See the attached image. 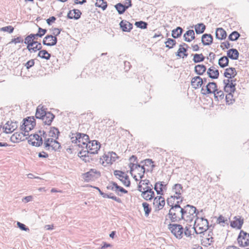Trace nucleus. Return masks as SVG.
<instances>
[{"mask_svg":"<svg viewBox=\"0 0 249 249\" xmlns=\"http://www.w3.org/2000/svg\"><path fill=\"white\" fill-rule=\"evenodd\" d=\"M135 25L137 26V27L145 29L147 27L148 24L147 22L143 21H136L135 23Z\"/></svg>","mask_w":249,"mask_h":249,"instance_id":"nucleus-48","label":"nucleus"},{"mask_svg":"<svg viewBox=\"0 0 249 249\" xmlns=\"http://www.w3.org/2000/svg\"><path fill=\"white\" fill-rule=\"evenodd\" d=\"M78 132H76L75 133H71L70 135V137L71 138V141L72 143H77V142H78Z\"/></svg>","mask_w":249,"mask_h":249,"instance_id":"nucleus-49","label":"nucleus"},{"mask_svg":"<svg viewBox=\"0 0 249 249\" xmlns=\"http://www.w3.org/2000/svg\"><path fill=\"white\" fill-rule=\"evenodd\" d=\"M196 207L190 204H187L183 207L182 218L187 222H191L197 215Z\"/></svg>","mask_w":249,"mask_h":249,"instance_id":"nucleus-2","label":"nucleus"},{"mask_svg":"<svg viewBox=\"0 0 249 249\" xmlns=\"http://www.w3.org/2000/svg\"><path fill=\"white\" fill-rule=\"evenodd\" d=\"M217 86L216 83L214 82H209L205 87H203L201 88V92L203 95H207L214 93L217 91Z\"/></svg>","mask_w":249,"mask_h":249,"instance_id":"nucleus-9","label":"nucleus"},{"mask_svg":"<svg viewBox=\"0 0 249 249\" xmlns=\"http://www.w3.org/2000/svg\"><path fill=\"white\" fill-rule=\"evenodd\" d=\"M73 13L74 14L73 18L74 19H78L82 15V13L78 9H73L72 10Z\"/></svg>","mask_w":249,"mask_h":249,"instance_id":"nucleus-57","label":"nucleus"},{"mask_svg":"<svg viewBox=\"0 0 249 249\" xmlns=\"http://www.w3.org/2000/svg\"><path fill=\"white\" fill-rule=\"evenodd\" d=\"M167 184L164 181L157 182L154 187V190L156 191L158 195H163V191L166 190Z\"/></svg>","mask_w":249,"mask_h":249,"instance_id":"nucleus-18","label":"nucleus"},{"mask_svg":"<svg viewBox=\"0 0 249 249\" xmlns=\"http://www.w3.org/2000/svg\"><path fill=\"white\" fill-rule=\"evenodd\" d=\"M100 143L97 141H89L88 144L86 146V148L88 150L87 153L91 154L97 153L98 151L100 149Z\"/></svg>","mask_w":249,"mask_h":249,"instance_id":"nucleus-7","label":"nucleus"},{"mask_svg":"<svg viewBox=\"0 0 249 249\" xmlns=\"http://www.w3.org/2000/svg\"><path fill=\"white\" fill-rule=\"evenodd\" d=\"M18 127L16 122L8 121L3 127L4 131L6 133H10L13 132Z\"/></svg>","mask_w":249,"mask_h":249,"instance_id":"nucleus-20","label":"nucleus"},{"mask_svg":"<svg viewBox=\"0 0 249 249\" xmlns=\"http://www.w3.org/2000/svg\"><path fill=\"white\" fill-rule=\"evenodd\" d=\"M28 142L29 144L36 147L40 146L43 143L42 137L38 134H31L28 137Z\"/></svg>","mask_w":249,"mask_h":249,"instance_id":"nucleus-11","label":"nucleus"},{"mask_svg":"<svg viewBox=\"0 0 249 249\" xmlns=\"http://www.w3.org/2000/svg\"><path fill=\"white\" fill-rule=\"evenodd\" d=\"M191 85L195 89L200 88L202 85V78L199 76L194 77L191 80Z\"/></svg>","mask_w":249,"mask_h":249,"instance_id":"nucleus-27","label":"nucleus"},{"mask_svg":"<svg viewBox=\"0 0 249 249\" xmlns=\"http://www.w3.org/2000/svg\"><path fill=\"white\" fill-rule=\"evenodd\" d=\"M232 93L233 92L228 93V94L226 95V103L229 105L232 104L233 101H234L233 98Z\"/></svg>","mask_w":249,"mask_h":249,"instance_id":"nucleus-51","label":"nucleus"},{"mask_svg":"<svg viewBox=\"0 0 249 249\" xmlns=\"http://www.w3.org/2000/svg\"><path fill=\"white\" fill-rule=\"evenodd\" d=\"M109 155L110 156V158L111 159V164H112L113 162H115L116 160L119 158L116 153L114 152H109Z\"/></svg>","mask_w":249,"mask_h":249,"instance_id":"nucleus-56","label":"nucleus"},{"mask_svg":"<svg viewBox=\"0 0 249 249\" xmlns=\"http://www.w3.org/2000/svg\"><path fill=\"white\" fill-rule=\"evenodd\" d=\"M237 242L239 246L245 247L249 245V239L247 237V233L241 230L237 237Z\"/></svg>","mask_w":249,"mask_h":249,"instance_id":"nucleus-12","label":"nucleus"},{"mask_svg":"<svg viewBox=\"0 0 249 249\" xmlns=\"http://www.w3.org/2000/svg\"><path fill=\"white\" fill-rule=\"evenodd\" d=\"M129 167L130 169V173L131 176H133L132 172L135 171L141 179L144 177L145 172L149 171L148 169L146 170L145 167H143V166H141L139 163H130L129 164Z\"/></svg>","mask_w":249,"mask_h":249,"instance_id":"nucleus-3","label":"nucleus"},{"mask_svg":"<svg viewBox=\"0 0 249 249\" xmlns=\"http://www.w3.org/2000/svg\"><path fill=\"white\" fill-rule=\"evenodd\" d=\"M166 47L171 49L176 44V41L175 39L172 38H168L167 40L165 42Z\"/></svg>","mask_w":249,"mask_h":249,"instance_id":"nucleus-45","label":"nucleus"},{"mask_svg":"<svg viewBox=\"0 0 249 249\" xmlns=\"http://www.w3.org/2000/svg\"><path fill=\"white\" fill-rule=\"evenodd\" d=\"M195 31L197 34H200L204 33L206 29L205 25L202 23H198L195 26Z\"/></svg>","mask_w":249,"mask_h":249,"instance_id":"nucleus-34","label":"nucleus"},{"mask_svg":"<svg viewBox=\"0 0 249 249\" xmlns=\"http://www.w3.org/2000/svg\"><path fill=\"white\" fill-rule=\"evenodd\" d=\"M42 48V45L40 43H37V44L36 45L35 47H30V48H28L27 49L30 52H36L37 50H40Z\"/></svg>","mask_w":249,"mask_h":249,"instance_id":"nucleus-53","label":"nucleus"},{"mask_svg":"<svg viewBox=\"0 0 249 249\" xmlns=\"http://www.w3.org/2000/svg\"><path fill=\"white\" fill-rule=\"evenodd\" d=\"M142 162H144V164L141 165V166H143V167H144V166H150L151 171L153 170V169L155 166V165L153 164V160L150 159H147L144 160H142Z\"/></svg>","mask_w":249,"mask_h":249,"instance_id":"nucleus-42","label":"nucleus"},{"mask_svg":"<svg viewBox=\"0 0 249 249\" xmlns=\"http://www.w3.org/2000/svg\"><path fill=\"white\" fill-rule=\"evenodd\" d=\"M186 35H187L188 36H190L191 38L190 39H191V41L195 39V34L194 30H189L186 32Z\"/></svg>","mask_w":249,"mask_h":249,"instance_id":"nucleus-61","label":"nucleus"},{"mask_svg":"<svg viewBox=\"0 0 249 249\" xmlns=\"http://www.w3.org/2000/svg\"><path fill=\"white\" fill-rule=\"evenodd\" d=\"M213 94L215 99L217 100H221L224 98V94L222 90H218L217 89V91H215Z\"/></svg>","mask_w":249,"mask_h":249,"instance_id":"nucleus-47","label":"nucleus"},{"mask_svg":"<svg viewBox=\"0 0 249 249\" xmlns=\"http://www.w3.org/2000/svg\"><path fill=\"white\" fill-rule=\"evenodd\" d=\"M236 80H230L229 79H224L223 83L224 84V89L226 92H234L235 90V85L234 83Z\"/></svg>","mask_w":249,"mask_h":249,"instance_id":"nucleus-13","label":"nucleus"},{"mask_svg":"<svg viewBox=\"0 0 249 249\" xmlns=\"http://www.w3.org/2000/svg\"><path fill=\"white\" fill-rule=\"evenodd\" d=\"M39 106L37 107L36 113V117L37 119H42V118L44 116V114L47 112L42 108H39Z\"/></svg>","mask_w":249,"mask_h":249,"instance_id":"nucleus-40","label":"nucleus"},{"mask_svg":"<svg viewBox=\"0 0 249 249\" xmlns=\"http://www.w3.org/2000/svg\"><path fill=\"white\" fill-rule=\"evenodd\" d=\"M114 175L123 182L124 185L126 187L130 186V181L129 180V177L127 175L124 176V172L120 170H115L114 171Z\"/></svg>","mask_w":249,"mask_h":249,"instance_id":"nucleus-10","label":"nucleus"},{"mask_svg":"<svg viewBox=\"0 0 249 249\" xmlns=\"http://www.w3.org/2000/svg\"><path fill=\"white\" fill-rule=\"evenodd\" d=\"M28 135H29V134L25 133V132H24V133L23 132H16L12 135L10 139L11 141L14 143L18 142L19 141H23L24 140L23 137Z\"/></svg>","mask_w":249,"mask_h":249,"instance_id":"nucleus-21","label":"nucleus"},{"mask_svg":"<svg viewBox=\"0 0 249 249\" xmlns=\"http://www.w3.org/2000/svg\"><path fill=\"white\" fill-rule=\"evenodd\" d=\"M17 225L18 227L22 231H29V229L27 228L24 224L21 223L19 222H17Z\"/></svg>","mask_w":249,"mask_h":249,"instance_id":"nucleus-62","label":"nucleus"},{"mask_svg":"<svg viewBox=\"0 0 249 249\" xmlns=\"http://www.w3.org/2000/svg\"><path fill=\"white\" fill-rule=\"evenodd\" d=\"M237 74V72L234 68H229L225 69L224 76L230 80L234 78Z\"/></svg>","mask_w":249,"mask_h":249,"instance_id":"nucleus-23","label":"nucleus"},{"mask_svg":"<svg viewBox=\"0 0 249 249\" xmlns=\"http://www.w3.org/2000/svg\"><path fill=\"white\" fill-rule=\"evenodd\" d=\"M175 199H176L175 196H172L167 199V204L170 206L171 208L176 205V203L175 202Z\"/></svg>","mask_w":249,"mask_h":249,"instance_id":"nucleus-50","label":"nucleus"},{"mask_svg":"<svg viewBox=\"0 0 249 249\" xmlns=\"http://www.w3.org/2000/svg\"><path fill=\"white\" fill-rule=\"evenodd\" d=\"M187 51V48L183 47L182 45H179V48L178 50V52L176 53V55L179 57H181V55L180 54V53H186Z\"/></svg>","mask_w":249,"mask_h":249,"instance_id":"nucleus-54","label":"nucleus"},{"mask_svg":"<svg viewBox=\"0 0 249 249\" xmlns=\"http://www.w3.org/2000/svg\"><path fill=\"white\" fill-rule=\"evenodd\" d=\"M244 223V219L240 216H236L233 217V220L231 221V226L238 230L241 229Z\"/></svg>","mask_w":249,"mask_h":249,"instance_id":"nucleus-17","label":"nucleus"},{"mask_svg":"<svg viewBox=\"0 0 249 249\" xmlns=\"http://www.w3.org/2000/svg\"><path fill=\"white\" fill-rule=\"evenodd\" d=\"M229 62V58L227 56H222L218 60V65L221 68H224L228 66Z\"/></svg>","mask_w":249,"mask_h":249,"instance_id":"nucleus-33","label":"nucleus"},{"mask_svg":"<svg viewBox=\"0 0 249 249\" xmlns=\"http://www.w3.org/2000/svg\"><path fill=\"white\" fill-rule=\"evenodd\" d=\"M44 146L47 150H49L50 148H52V150L54 151H58L61 148L60 143L53 139L50 138L45 140Z\"/></svg>","mask_w":249,"mask_h":249,"instance_id":"nucleus-8","label":"nucleus"},{"mask_svg":"<svg viewBox=\"0 0 249 249\" xmlns=\"http://www.w3.org/2000/svg\"><path fill=\"white\" fill-rule=\"evenodd\" d=\"M165 204L164 198L161 196H157L154 199L153 205L155 208L158 210L162 209Z\"/></svg>","mask_w":249,"mask_h":249,"instance_id":"nucleus-19","label":"nucleus"},{"mask_svg":"<svg viewBox=\"0 0 249 249\" xmlns=\"http://www.w3.org/2000/svg\"><path fill=\"white\" fill-rule=\"evenodd\" d=\"M240 35L237 31L232 32L229 36V39L231 41H235L240 37Z\"/></svg>","mask_w":249,"mask_h":249,"instance_id":"nucleus-46","label":"nucleus"},{"mask_svg":"<svg viewBox=\"0 0 249 249\" xmlns=\"http://www.w3.org/2000/svg\"><path fill=\"white\" fill-rule=\"evenodd\" d=\"M57 42V37L52 35H47L43 40V44L48 46H53L56 44Z\"/></svg>","mask_w":249,"mask_h":249,"instance_id":"nucleus-16","label":"nucleus"},{"mask_svg":"<svg viewBox=\"0 0 249 249\" xmlns=\"http://www.w3.org/2000/svg\"><path fill=\"white\" fill-rule=\"evenodd\" d=\"M142 205L144 211V215L147 217L151 211V208L149 207V204L147 202H143Z\"/></svg>","mask_w":249,"mask_h":249,"instance_id":"nucleus-44","label":"nucleus"},{"mask_svg":"<svg viewBox=\"0 0 249 249\" xmlns=\"http://www.w3.org/2000/svg\"><path fill=\"white\" fill-rule=\"evenodd\" d=\"M23 122L22 124L20 126L21 130L27 134H28L30 131L33 129L36 124L34 117H29L24 119Z\"/></svg>","mask_w":249,"mask_h":249,"instance_id":"nucleus-5","label":"nucleus"},{"mask_svg":"<svg viewBox=\"0 0 249 249\" xmlns=\"http://www.w3.org/2000/svg\"><path fill=\"white\" fill-rule=\"evenodd\" d=\"M37 56L41 58L49 60L51 55L46 50H41L39 52Z\"/></svg>","mask_w":249,"mask_h":249,"instance_id":"nucleus-38","label":"nucleus"},{"mask_svg":"<svg viewBox=\"0 0 249 249\" xmlns=\"http://www.w3.org/2000/svg\"><path fill=\"white\" fill-rule=\"evenodd\" d=\"M100 162L102 165L104 166H107L108 165L111 164V159L109 155V152L105 153L104 155L100 158Z\"/></svg>","mask_w":249,"mask_h":249,"instance_id":"nucleus-29","label":"nucleus"},{"mask_svg":"<svg viewBox=\"0 0 249 249\" xmlns=\"http://www.w3.org/2000/svg\"><path fill=\"white\" fill-rule=\"evenodd\" d=\"M33 38H32V37L30 35L27 36L24 40V43L27 45V49L30 48V47H32V44L31 42L32 41Z\"/></svg>","mask_w":249,"mask_h":249,"instance_id":"nucleus-55","label":"nucleus"},{"mask_svg":"<svg viewBox=\"0 0 249 249\" xmlns=\"http://www.w3.org/2000/svg\"><path fill=\"white\" fill-rule=\"evenodd\" d=\"M59 134V131L58 128L55 127H51V129L49 132V136L51 137L55 138L57 139L58 137V134Z\"/></svg>","mask_w":249,"mask_h":249,"instance_id":"nucleus-36","label":"nucleus"},{"mask_svg":"<svg viewBox=\"0 0 249 249\" xmlns=\"http://www.w3.org/2000/svg\"><path fill=\"white\" fill-rule=\"evenodd\" d=\"M215 36L218 39H224L227 36L226 32L222 28H218L215 32Z\"/></svg>","mask_w":249,"mask_h":249,"instance_id":"nucleus-30","label":"nucleus"},{"mask_svg":"<svg viewBox=\"0 0 249 249\" xmlns=\"http://www.w3.org/2000/svg\"><path fill=\"white\" fill-rule=\"evenodd\" d=\"M95 5L96 7L101 8L103 10H106L107 6V2L104 0H96Z\"/></svg>","mask_w":249,"mask_h":249,"instance_id":"nucleus-41","label":"nucleus"},{"mask_svg":"<svg viewBox=\"0 0 249 249\" xmlns=\"http://www.w3.org/2000/svg\"><path fill=\"white\" fill-rule=\"evenodd\" d=\"M78 136H79L77 142L78 146L86 148V145L88 144L89 141V136L82 133H78Z\"/></svg>","mask_w":249,"mask_h":249,"instance_id":"nucleus-14","label":"nucleus"},{"mask_svg":"<svg viewBox=\"0 0 249 249\" xmlns=\"http://www.w3.org/2000/svg\"><path fill=\"white\" fill-rule=\"evenodd\" d=\"M208 76L212 79H217L219 75V71L214 66L210 67L207 71Z\"/></svg>","mask_w":249,"mask_h":249,"instance_id":"nucleus-22","label":"nucleus"},{"mask_svg":"<svg viewBox=\"0 0 249 249\" xmlns=\"http://www.w3.org/2000/svg\"><path fill=\"white\" fill-rule=\"evenodd\" d=\"M214 242L213 237H206L202 240V244L203 246L208 247Z\"/></svg>","mask_w":249,"mask_h":249,"instance_id":"nucleus-43","label":"nucleus"},{"mask_svg":"<svg viewBox=\"0 0 249 249\" xmlns=\"http://www.w3.org/2000/svg\"><path fill=\"white\" fill-rule=\"evenodd\" d=\"M23 42V39L21 36H18L17 38H13L11 40L10 43H14L15 44L18 43H22Z\"/></svg>","mask_w":249,"mask_h":249,"instance_id":"nucleus-63","label":"nucleus"},{"mask_svg":"<svg viewBox=\"0 0 249 249\" xmlns=\"http://www.w3.org/2000/svg\"><path fill=\"white\" fill-rule=\"evenodd\" d=\"M44 115V116L42 118L41 120H42L45 124L48 125H51L52 121L54 118V115H53L51 112L49 111L45 113Z\"/></svg>","mask_w":249,"mask_h":249,"instance_id":"nucleus-26","label":"nucleus"},{"mask_svg":"<svg viewBox=\"0 0 249 249\" xmlns=\"http://www.w3.org/2000/svg\"><path fill=\"white\" fill-rule=\"evenodd\" d=\"M183 29L180 27H178L176 29L172 31V36L174 38L179 37L182 34Z\"/></svg>","mask_w":249,"mask_h":249,"instance_id":"nucleus-35","label":"nucleus"},{"mask_svg":"<svg viewBox=\"0 0 249 249\" xmlns=\"http://www.w3.org/2000/svg\"><path fill=\"white\" fill-rule=\"evenodd\" d=\"M227 57L232 60H237L239 57V53L235 49H231L227 51Z\"/></svg>","mask_w":249,"mask_h":249,"instance_id":"nucleus-31","label":"nucleus"},{"mask_svg":"<svg viewBox=\"0 0 249 249\" xmlns=\"http://www.w3.org/2000/svg\"><path fill=\"white\" fill-rule=\"evenodd\" d=\"M195 226H196V228L198 227V229L200 230L199 232L195 228V231L196 234L202 233L204 231H206L209 227V222L207 219L204 218H199L197 217L195 221Z\"/></svg>","mask_w":249,"mask_h":249,"instance_id":"nucleus-4","label":"nucleus"},{"mask_svg":"<svg viewBox=\"0 0 249 249\" xmlns=\"http://www.w3.org/2000/svg\"><path fill=\"white\" fill-rule=\"evenodd\" d=\"M182 199L176 202V205L172 207L167 215L172 222H179L182 220L183 208L180 205Z\"/></svg>","mask_w":249,"mask_h":249,"instance_id":"nucleus-1","label":"nucleus"},{"mask_svg":"<svg viewBox=\"0 0 249 249\" xmlns=\"http://www.w3.org/2000/svg\"><path fill=\"white\" fill-rule=\"evenodd\" d=\"M47 32V30L45 29H42V28L39 27L38 32L37 33L38 35V36L39 37H41L43 36Z\"/></svg>","mask_w":249,"mask_h":249,"instance_id":"nucleus-60","label":"nucleus"},{"mask_svg":"<svg viewBox=\"0 0 249 249\" xmlns=\"http://www.w3.org/2000/svg\"><path fill=\"white\" fill-rule=\"evenodd\" d=\"M115 7L119 14H123L127 9V7H125L124 5L121 3H118L115 5Z\"/></svg>","mask_w":249,"mask_h":249,"instance_id":"nucleus-37","label":"nucleus"},{"mask_svg":"<svg viewBox=\"0 0 249 249\" xmlns=\"http://www.w3.org/2000/svg\"><path fill=\"white\" fill-rule=\"evenodd\" d=\"M173 191L175 193L177 199H182L181 194L183 192V187L181 184L179 183L175 184L172 187Z\"/></svg>","mask_w":249,"mask_h":249,"instance_id":"nucleus-24","label":"nucleus"},{"mask_svg":"<svg viewBox=\"0 0 249 249\" xmlns=\"http://www.w3.org/2000/svg\"><path fill=\"white\" fill-rule=\"evenodd\" d=\"M35 64V61L34 59H31L27 61L25 66L26 67V69L27 70H29L30 68H31L32 67H33Z\"/></svg>","mask_w":249,"mask_h":249,"instance_id":"nucleus-64","label":"nucleus"},{"mask_svg":"<svg viewBox=\"0 0 249 249\" xmlns=\"http://www.w3.org/2000/svg\"><path fill=\"white\" fill-rule=\"evenodd\" d=\"M96 174H98L99 176H100L99 172L95 169H91L89 171L83 174V178L86 181L89 182L94 179Z\"/></svg>","mask_w":249,"mask_h":249,"instance_id":"nucleus-15","label":"nucleus"},{"mask_svg":"<svg viewBox=\"0 0 249 249\" xmlns=\"http://www.w3.org/2000/svg\"><path fill=\"white\" fill-rule=\"evenodd\" d=\"M120 26L123 32H129L133 28V25L125 20H122L120 23Z\"/></svg>","mask_w":249,"mask_h":249,"instance_id":"nucleus-25","label":"nucleus"},{"mask_svg":"<svg viewBox=\"0 0 249 249\" xmlns=\"http://www.w3.org/2000/svg\"><path fill=\"white\" fill-rule=\"evenodd\" d=\"M14 30V27L11 25L5 26L0 29V31L4 32H8L9 33H12L13 32Z\"/></svg>","mask_w":249,"mask_h":249,"instance_id":"nucleus-52","label":"nucleus"},{"mask_svg":"<svg viewBox=\"0 0 249 249\" xmlns=\"http://www.w3.org/2000/svg\"><path fill=\"white\" fill-rule=\"evenodd\" d=\"M213 37L211 34H204L201 37V42L205 46H209L213 43Z\"/></svg>","mask_w":249,"mask_h":249,"instance_id":"nucleus-28","label":"nucleus"},{"mask_svg":"<svg viewBox=\"0 0 249 249\" xmlns=\"http://www.w3.org/2000/svg\"><path fill=\"white\" fill-rule=\"evenodd\" d=\"M141 196L145 200L148 201L151 200L152 196H150L149 194V193H147L146 192H142V193L141 194Z\"/></svg>","mask_w":249,"mask_h":249,"instance_id":"nucleus-58","label":"nucleus"},{"mask_svg":"<svg viewBox=\"0 0 249 249\" xmlns=\"http://www.w3.org/2000/svg\"><path fill=\"white\" fill-rule=\"evenodd\" d=\"M115 191L116 193L119 196H121V195L119 194V192L124 194H127L128 193V191L126 190L120 186L116 189H115Z\"/></svg>","mask_w":249,"mask_h":249,"instance_id":"nucleus-59","label":"nucleus"},{"mask_svg":"<svg viewBox=\"0 0 249 249\" xmlns=\"http://www.w3.org/2000/svg\"><path fill=\"white\" fill-rule=\"evenodd\" d=\"M168 228L176 238L180 239L182 237L184 229L181 225L169 223Z\"/></svg>","mask_w":249,"mask_h":249,"instance_id":"nucleus-6","label":"nucleus"},{"mask_svg":"<svg viewBox=\"0 0 249 249\" xmlns=\"http://www.w3.org/2000/svg\"><path fill=\"white\" fill-rule=\"evenodd\" d=\"M204 59L205 57L204 56L202 53H196L194 54V58L193 59V60L195 63L202 62L204 60Z\"/></svg>","mask_w":249,"mask_h":249,"instance_id":"nucleus-39","label":"nucleus"},{"mask_svg":"<svg viewBox=\"0 0 249 249\" xmlns=\"http://www.w3.org/2000/svg\"><path fill=\"white\" fill-rule=\"evenodd\" d=\"M206 70V67L203 64L197 65L195 67V72L199 75H202Z\"/></svg>","mask_w":249,"mask_h":249,"instance_id":"nucleus-32","label":"nucleus"}]
</instances>
